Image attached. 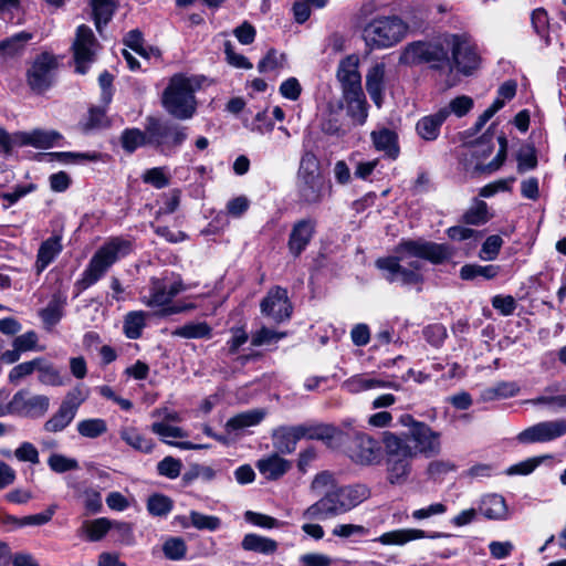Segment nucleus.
Returning <instances> with one entry per match:
<instances>
[{"label": "nucleus", "mask_w": 566, "mask_h": 566, "mask_svg": "<svg viewBox=\"0 0 566 566\" xmlns=\"http://www.w3.org/2000/svg\"><path fill=\"white\" fill-rule=\"evenodd\" d=\"M385 64L377 63L369 69L366 75V90L373 102L380 106L384 95Z\"/></svg>", "instance_id": "nucleus-32"}, {"label": "nucleus", "mask_w": 566, "mask_h": 566, "mask_svg": "<svg viewBox=\"0 0 566 566\" xmlns=\"http://www.w3.org/2000/svg\"><path fill=\"white\" fill-rule=\"evenodd\" d=\"M57 66L59 62L53 54L42 52L36 55L27 72V82L30 88L36 94H43L50 90L55 82Z\"/></svg>", "instance_id": "nucleus-12"}, {"label": "nucleus", "mask_w": 566, "mask_h": 566, "mask_svg": "<svg viewBox=\"0 0 566 566\" xmlns=\"http://www.w3.org/2000/svg\"><path fill=\"white\" fill-rule=\"evenodd\" d=\"M500 270V265L496 264H465L460 270V277L464 281H472L479 276L485 280H492L499 275Z\"/></svg>", "instance_id": "nucleus-44"}, {"label": "nucleus", "mask_w": 566, "mask_h": 566, "mask_svg": "<svg viewBox=\"0 0 566 566\" xmlns=\"http://www.w3.org/2000/svg\"><path fill=\"white\" fill-rule=\"evenodd\" d=\"M520 387L514 381H500L492 387H488L481 392L483 401H493L499 399H506L516 396Z\"/></svg>", "instance_id": "nucleus-42"}, {"label": "nucleus", "mask_w": 566, "mask_h": 566, "mask_svg": "<svg viewBox=\"0 0 566 566\" xmlns=\"http://www.w3.org/2000/svg\"><path fill=\"white\" fill-rule=\"evenodd\" d=\"M381 442L386 453L387 480L390 484H403L412 470L415 457L401 447L398 433L384 431Z\"/></svg>", "instance_id": "nucleus-9"}, {"label": "nucleus", "mask_w": 566, "mask_h": 566, "mask_svg": "<svg viewBox=\"0 0 566 566\" xmlns=\"http://www.w3.org/2000/svg\"><path fill=\"white\" fill-rule=\"evenodd\" d=\"M317 221L313 218H303L292 226L287 239V250L293 259H298L307 249L316 233Z\"/></svg>", "instance_id": "nucleus-16"}, {"label": "nucleus", "mask_w": 566, "mask_h": 566, "mask_svg": "<svg viewBox=\"0 0 566 566\" xmlns=\"http://www.w3.org/2000/svg\"><path fill=\"white\" fill-rule=\"evenodd\" d=\"M444 42L451 46L452 61L460 73L471 75L480 67L481 57L467 33L448 34Z\"/></svg>", "instance_id": "nucleus-11"}, {"label": "nucleus", "mask_w": 566, "mask_h": 566, "mask_svg": "<svg viewBox=\"0 0 566 566\" xmlns=\"http://www.w3.org/2000/svg\"><path fill=\"white\" fill-rule=\"evenodd\" d=\"M146 326V314L143 311H133L126 314L124 319V334L129 339L142 337L143 329Z\"/></svg>", "instance_id": "nucleus-46"}, {"label": "nucleus", "mask_w": 566, "mask_h": 566, "mask_svg": "<svg viewBox=\"0 0 566 566\" xmlns=\"http://www.w3.org/2000/svg\"><path fill=\"white\" fill-rule=\"evenodd\" d=\"M277 542L254 533L247 534L241 547L247 552H254L263 555H272L277 551Z\"/></svg>", "instance_id": "nucleus-38"}, {"label": "nucleus", "mask_w": 566, "mask_h": 566, "mask_svg": "<svg viewBox=\"0 0 566 566\" xmlns=\"http://www.w3.org/2000/svg\"><path fill=\"white\" fill-rule=\"evenodd\" d=\"M84 399V397L76 399L74 392H69L57 411L45 421L43 426L44 430L48 432H60L64 430L74 419Z\"/></svg>", "instance_id": "nucleus-18"}, {"label": "nucleus", "mask_w": 566, "mask_h": 566, "mask_svg": "<svg viewBox=\"0 0 566 566\" xmlns=\"http://www.w3.org/2000/svg\"><path fill=\"white\" fill-rule=\"evenodd\" d=\"M41 363V357H36L32 360L21 363L14 366L9 373L10 382H18L20 379L31 375L35 371Z\"/></svg>", "instance_id": "nucleus-63"}, {"label": "nucleus", "mask_w": 566, "mask_h": 566, "mask_svg": "<svg viewBox=\"0 0 566 566\" xmlns=\"http://www.w3.org/2000/svg\"><path fill=\"white\" fill-rule=\"evenodd\" d=\"M300 436L302 439L318 440L324 442L327 447H333L343 437V430L333 424L318 423V424H297Z\"/></svg>", "instance_id": "nucleus-22"}, {"label": "nucleus", "mask_w": 566, "mask_h": 566, "mask_svg": "<svg viewBox=\"0 0 566 566\" xmlns=\"http://www.w3.org/2000/svg\"><path fill=\"white\" fill-rule=\"evenodd\" d=\"M291 467L292 463L289 460L281 458L279 453H273L256 462L258 470L268 480L280 479L291 469Z\"/></svg>", "instance_id": "nucleus-27"}, {"label": "nucleus", "mask_w": 566, "mask_h": 566, "mask_svg": "<svg viewBox=\"0 0 566 566\" xmlns=\"http://www.w3.org/2000/svg\"><path fill=\"white\" fill-rule=\"evenodd\" d=\"M422 336L432 347L440 348L448 337V332L443 324L432 323L423 327Z\"/></svg>", "instance_id": "nucleus-53"}, {"label": "nucleus", "mask_w": 566, "mask_h": 566, "mask_svg": "<svg viewBox=\"0 0 566 566\" xmlns=\"http://www.w3.org/2000/svg\"><path fill=\"white\" fill-rule=\"evenodd\" d=\"M479 512L488 520H504L507 515L505 499L500 494H490L482 499Z\"/></svg>", "instance_id": "nucleus-34"}, {"label": "nucleus", "mask_w": 566, "mask_h": 566, "mask_svg": "<svg viewBox=\"0 0 566 566\" xmlns=\"http://www.w3.org/2000/svg\"><path fill=\"white\" fill-rule=\"evenodd\" d=\"M146 125L149 137V147L155 148L165 156L171 155L188 138L187 127L170 119L147 116Z\"/></svg>", "instance_id": "nucleus-6"}, {"label": "nucleus", "mask_w": 566, "mask_h": 566, "mask_svg": "<svg viewBox=\"0 0 566 566\" xmlns=\"http://www.w3.org/2000/svg\"><path fill=\"white\" fill-rule=\"evenodd\" d=\"M336 491L338 492L342 509L345 512L357 506L370 495L369 489L364 484L340 486L336 488Z\"/></svg>", "instance_id": "nucleus-30"}, {"label": "nucleus", "mask_w": 566, "mask_h": 566, "mask_svg": "<svg viewBox=\"0 0 566 566\" xmlns=\"http://www.w3.org/2000/svg\"><path fill=\"white\" fill-rule=\"evenodd\" d=\"M32 147L39 149H49L59 145V142L63 139V136L57 130H44L33 129L31 130Z\"/></svg>", "instance_id": "nucleus-47"}, {"label": "nucleus", "mask_w": 566, "mask_h": 566, "mask_svg": "<svg viewBox=\"0 0 566 566\" xmlns=\"http://www.w3.org/2000/svg\"><path fill=\"white\" fill-rule=\"evenodd\" d=\"M48 465L55 473H65L78 469L76 459L60 453H52L48 459Z\"/></svg>", "instance_id": "nucleus-55"}, {"label": "nucleus", "mask_w": 566, "mask_h": 566, "mask_svg": "<svg viewBox=\"0 0 566 566\" xmlns=\"http://www.w3.org/2000/svg\"><path fill=\"white\" fill-rule=\"evenodd\" d=\"M339 502L338 492L335 488L328 491L321 500L308 506L303 515L307 520H324L345 513Z\"/></svg>", "instance_id": "nucleus-19"}, {"label": "nucleus", "mask_w": 566, "mask_h": 566, "mask_svg": "<svg viewBox=\"0 0 566 566\" xmlns=\"http://www.w3.org/2000/svg\"><path fill=\"white\" fill-rule=\"evenodd\" d=\"M448 119L447 109H438L436 113L422 116L416 123V133L424 142H434L441 134V127Z\"/></svg>", "instance_id": "nucleus-21"}, {"label": "nucleus", "mask_w": 566, "mask_h": 566, "mask_svg": "<svg viewBox=\"0 0 566 566\" xmlns=\"http://www.w3.org/2000/svg\"><path fill=\"white\" fill-rule=\"evenodd\" d=\"M50 407L45 395H31L28 389L18 390L10 400L11 415L24 418H40Z\"/></svg>", "instance_id": "nucleus-13"}, {"label": "nucleus", "mask_w": 566, "mask_h": 566, "mask_svg": "<svg viewBox=\"0 0 566 566\" xmlns=\"http://www.w3.org/2000/svg\"><path fill=\"white\" fill-rule=\"evenodd\" d=\"M112 122L106 115V108L102 106H92L88 108L87 116L82 122L84 132L104 129L111 127Z\"/></svg>", "instance_id": "nucleus-45"}, {"label": "nucleus", "mask_w": 566, "mask_h": 566, "mask_svg": "<svg viewBox=\"0 0 566 566\" xmlns=\"http://www.w3.org/2000/svg\"><path fill=\"white\" fill-rule=\"evenodd\" d=\"M347 115L357 124L363 125L368 116V104L364 92H357V95L344 94Z\"/></svg>", "instance_id": "nucleus-36"}, {"label": "nucleus", "mask_w": 566, "mask_h": 566, "mask_svg": "<svg viewBox=\"0 0 566 566\" xmlns=\"http://www.w3.org/2000/svg\"><path fill=\"white\" fill-rule=\"evenodd\" d=\"M174 500L163 493L156 492L148 496L146 509L150 516L166 517L174 510Z\"/></svg>", "instance_id": "nucleus-41"}, {"label": "nucleus", "mask_w": 566, "mask_h": 566, "mask_svg": "<svg viewBox=\"0 0 566 566\" xmlns=\"http://www.w3.org/2000/svg\"><path fill=\"white\" fill-rule=\"evenodd\" d=\"M407 30L405 22L397 15L378 17L363 29V38L371 50L394 46L402 40Z\"/></svg>", "instance_id": "nucleus-7"}, {"label": "nucleus", "mask_w": 566, "mask_h": 566, "mask_svg": "<svg viewBox=\"0 0 566 566\" xmlns=\"http://www.w3.org/2000/svg\"><path fill=\"white\" fill-rule=\"evenodd\" d=\"M147 125L144 130L137 127L125 128L120 133L119 142L126 154H134L138 148L149 146Z\"/></svg>", "instance_id": "nucleus-33"}, {"label": "nucleus", "mask_w": 566, "mask_h": 566, "mask_svg": "<svg viewBox=\"0 0 566 566\" xmlns=\"http://www.w3.org/2000/svg\"><path fill=\"white\" fill-rule=\"evenodd\" d=\"M48 156H50L52 159H56L64 164H78L84 161H103L106 157L105 154H102L99 151H85V153H76V151H56V153H49Z\"/></svg>", "instance_id": "nucleus-43"}, {"label": "nucleus", "mask_w": 566, "mask_h": 566, "mask_svg": "<svg viewBox=\"0 0 566 566\" xmlns=\"http://www.w3.org/2000/svg\"><path fill=\"white\" fill-rule=\"evenodd\" d=\"M36 371L39 373V381L43 385L53 387L64 385L60 371L54 367L52 363H49L43 357H41V363L39 364Z\"/></svg>", "instance_id": "nucleus-49"}, {"label": "nucleus", "mask_w": 566, "mask_h": 566, "mask_svg": "<svg viewBox=\"0 0 566 566\" xmlns=\"http://www.w3.org/2000/svg\"><path fill=\"white\" fill-rule=\"evenodd\" d=\"M376 387L398 389L399 385L394 381H386L380 378L369 377L364 374L355 375L344 382V388L352 394H357Z\"/></svg>", "instance_id": "nucleus-29"}, {"label": "nucleus", "mask_w": 566, "mask_h": 566, "mask_svg": "<svg viewBox=\"0 0 566 566\" xmlns=\"http://www.w3.org/2000/svg\"><path fill=\"white\" fill-rule=\"evenodd\" d=\"M182 462L174 457H165L157 463V472L159 475L170 480L177 479L181 473Z\"/></svg>", "instance_id": "nucleus-58"}, {"label": "nucleus", "mask_w": 566, "mask_h": 566, "mask_svg": "<svg viewBox=\"0 0 566 566\" xmlns=\"http://www.w3.org/2000/svg\"><path fill=\"white\" fill-rule=\"evenodd\" d=\"M551 458L552 457L548 454L528 458L509 467L505 473L507 475H528L534 472L545 460Z\"/></svg>", "instance_id": "nucleus-51"}, {"label": "nucleus", "mask_w": 566, "mask_h": 566, "mask_svg": "<svg viewBox=\"0 0 566 566\" xmlns=\"http://www.w3.org/2000/svg\"><path fill=\"white\" fill-rule=\"evenodd\" d=\"M337 78L342 84L343 94L357 95V92L360 93L363 91L358 64L352 61L350 57L342 60L339 63Z\"/></svg>", "instance_id": "nucleus-23"}, {"label": "nucleus", "mask_w": 566, "mask_h": 566, "mask_svg": "<svg viewBox=\"0 0 566 566\" xmlns=\"http://www.w3.org/2000/svg\"><path fill=\"white\" fill-rule=\"evenodd\" d=\"M450 534L446 533H427L422 530L418 528H401L395 530L390 532H386L381 534L379 537L374 538V542H378L382 545H405L406 543L420 538H439V537H449Z\"/></svg>", "instance_id": "nucleus-20"}, {"label": "nucleus", "mask_w": 566, "mask_h": 566, "mask_svg": "<svg viewBox=\"0 0 566 566\" xmlns=\"http://www.w3.org/2000/svg\"><path fill=\"white\" fill-rule=\"evenodd\" d=\"M133 251V242L115 237L105 242L91 258L81 279L74 283V297L96 284L108 270L120 259Z\"/></svg>", "instance_id": "nucleus-3"}, {"label": "nucleus", "mask_w": 566, "mask_h": 566, "mask_svg": "<svg viewBox=\"0 0 566 566\" xmlns=\"http://www.w3.org/2000/svg\"><path fill=\"white\" fill-rule=\"evenodd\" d=\"M473 99L468 95H460L450 101L448 106L441 107L440 109H447L448 117L454 114L458 117H463L473 107Z\"/></svg>", "instance_id": "nucleus-60"}, {"label": "nucleus", "mask_w": 566, "mask_h": 566, "mask_svg": "<svg viewBox=\"0 0 566 566\" xmlns=\"http://www.w3.org/2000/svg\"><path fill=\"white\" fill-rule=\"evenodd\" d=\"M97 45L98 42L92 29L86 24L78 25L72 44L76 72L81 74L86 73V67L83 64L94 61V48Z\"/></svg>", "instance_id": "nucleus-14"}, {"label": "nucleus", "mask_w": 566, "mask_h": 566, "mask_svg": "<svg viewBox=\"0 0 566 566\" xmlns=\"http://www.w3.org/2000/svg\"><path fill=\"white\" fill-rule=\"evenodd\" d=\"M112 522L106 517H99L92 522H84L83 528L91 542L101 541L111 530Z\"/></svg>", "instance_id": "nucleus-52"}, {"label": "nucleus", "mask_w": 566, "mask_h": 566, "mask_svg": "<svg viewBox=\"0 0 566 566\" xmlns=\"http://www.w3.org/2000/svg\"><path fill=\"white\" fill-rule=\"evenodd\" d=\"M402 59L411 64H430L436 71L450 67L449 52L440 42H412L405 49Z\"/></svg>", "instance_id": "nucleus-10"}, {"label": "nucleus", "mask_w": 566, "mask_h": 566, "mask_svg": "<svg viewBox=\"0 0 566 566\" xmlns=\"http://www.w3.org/2000/svg\"><path fill=\"white\" fill-rule=\"evenodd\" d=\"M492 306L503 316H510L517 307V303L512 295L497 294L491 300Z\"/></svg>", "instance_id": "nucleus-64"}, {"label": "nucleus", "mask_w": 566, "mask_h": 566, "mask_svg": "<svg viewBox=\"0 0 566 566\" xmlns=\"http://www.w3.org/2000/svg\"><path fill=\"white\" fill-rule=\"evenodd\" d=\"M191 525L197 530L217 531L221 526V520L214 515H206L197 511L189 514Z\"/></svg>", "instance_id": "nucleus-54"}, {"label": "nucleus", "mask_w": 566, "mask_h": 566, "mask_svg": "<svg viewBox=\"0 0 566 566\" xmlns=\"http://www.w3.org/2000/svg\"><path fill=\"white\" fill-rule=\"evenodd\" d=\"M120 439L129 447L142 453H151L155 442L151 438H147L134 427L122 428L119 431Z\"/></svg>", "instance_id": "nucleus-37"}, {"label": "nucleus", "mask_w": 566, "mask_h": 566, "mask_svg": "<svg viewBox=\"0 0 566 566\" xmlns=\"http://www.w3.org/2000/svg\"><path fill=\"white\" fill-rule=\"evenodd\" d=\"M397 423L407 428L398 433L401 447L415 458H434L441 452V433L433 430L428 423L419 421L410 413L398 417Z\"/></svg>", "instance_id": "nucleus-4"}, {"label": "nucleus", "mask_w": 566, "mask_h": 566, "mask_svg": "<svg viewBox=\"0 0 566 566\" xmlns=\"http://www.w3.org/2000/svg\"><path fill=\"white\" fill-rule=\"evenodd\" d=\"M301 439L297 426L281 427L273 433V446L279 453L290 454Z\"/></svg>", "instance_id": "nucleus-28"}, {"label": "nucleus", "mask_w": 566, "mask_h": 566, "mask_svg": "<svg viewBox=\"0 0 566 566\" xmlns=\"http://www.w3.org/2000/svg\"><path fill=\"white\" fill-rule=\"evenodd\" d=\"M331 195L332 184L322 172L319 159L313 151H304L296 172L297 202L302 206H318Z\"/></svg>", "instance_id": "nucleus-2"}, {"label": "nucleus", "mask_w": 566, "mask_h": 566, "mask_svg": "<svg viewBox=\"0 0 566 566\" xmlns=\"http://www.w3.org/2000/svg\"><path fill=\"white\" fill-rule=\"evenodd\" d=\"M161 105L175 119L192 118L197 112V99L190 80L182 74H175L163 92Z\"/></svg>", "instance_id": "nucleus-5"}, {"label": "nucleus", "mask_w": 566, "mask_h": 566, "mask_svg": "<svg viewBox=\"0 0 566 566\" xmlns=\"http://www.w3.org/2000/svg\"><path fill=\"white\" fill-rule=\"evenodd\" d=\"M462 220L467 224L480 226L489 220L488 217V205L484 201H478V203L467 210L462 216Z\"/></svg>", "instance_id": "nucleus-59"}, {"label": "nucleus", "mask_w": 566, "mask_h": 566, "mask_svg": "<svg viewBox=\"0 0 566 566\" xmlns=\"http://www.w3.org/2000/svg\"><path fill=\"white\" fill-rule=\"evenodd\" d=\"M286 336L285 332H276L265 326H262L252 334L251 344L255 347L276 343Z\"/></svg>", "instance_id": "nucleus-57"}, {"label": "nucleus", "mask_w": 566, "mask_h": 566, "mask_svg": "<svg viewBox=\"0 0 566 566\" xmlns=\"http://www.w3.org/2000/svg\"><path fill=\"white\" fill-rule=\"evenodd\" d=\"M516 440L523 444L543 443L553 440L549 421L533 424L516 436Z\"/></svg>", "instance_id": "nucleus-35"}, {"label": "nucleus", "mask_w": 566, "mask_h": 566, "mask_svg": "<svg viewBox=\"0 0 566 566\" xmlns=\"http://www.w3.org/2000/svg\"><path fill=\"white\" fill-rule=\"evenodd\" d=\"M142 179L145 184L151 185L156 189H163L170 182L169 176L165 171V167H154L147 169Z\"/></svg>", "instance_id": "nucleus-61"}, {"label": "nucleus", "mask_w": 566, "mask_h": 566, "mask_svg": "<svg viewBox=\"0 0 566 566\" xmlns=\"http://www.w3.org/2000/svg\"><path fill=\"white\" fill-rule=\"evenodd\" d=\"M77 432L85 438L95 439L107 431V424L104 419H85L77 423Z\"/></svg>", "instance_id": "nucleus-50"}, {"label": "nucleus", "mask_w": 566, "mask_h": 566, "mask_svg": "<svg viewBox=\"0 0 566 566\" xmlns=\"http://www.w3.org/2000/svg\"><path fill=\"white\" fill-rule=\"evenodd\" d=\"M453 256L454 249L450 244L428 241L423 238L401 239L394 248V254L378 258L375 266L388 283L415 286L418 292H421L424 276L420 260L441 265Z\"/></svg>", "instance_id": "nucleus-1"}, {"label": "nucleus", "mask_w": 566, "mask_h": 566, "mask_svg": "<svg viewBox=\"0 0 566 566\" xmlns=\"http://www.w3.org/2000/svg\"><path fill=\"white\" fill-rule=\"evenodd\" d=\"M260 307L263 315L271 317L276 323L284 322L292 315L287 290L282 286L271 289L261 301Z\"/></svg>", "instance_id": "nucleus-15"}, {"label": "nucleus", "mask_w": 566, "mask_h": 566, "mask_svg": "<svg viewBox=\"0 0 566 566\" xmlns=\"http://www.w3.org/2000/svg\"><path fill=\"white\" fill-rule=\"evenodd\" d=\"M66 296L61 292L54 293L48 305L40 310L39 316L45 328L50 329L57 325L64 315Z\"/></svg>", "instance_id": "nucleus-26"}, {"label": "nucleus", "mask_w": 566, "mask_h": 566, "mask_svg": "<svg viewBox=\"0 0 566 566\" xmlns=\"http://www.w3.org/2000/svg\"><path fill=\"white\" fill-rule=\"evenodd\" d=\"M171 334L187 339H210L212 327L207 322H190L177 327Z\"/></svg>", "instance_id": "nucleus-40"}, {"label": "nucleus", "mask_w": 566, "mask_h": 566, "mask_svg": "<svg viewBox=\"0 0 566 566\" xmlns=\"http://www.w3.org/2000/svg\"><path fill=\"white\" fill-rule=\"evenodd\" d=\"M92 8V15L99 34L103 33V28L107 25L117 9L116 0H90Z\"/></svg>", "instance_id": "nucleus-31"}, {"label": "nucleus", "mask_w": 566, "mask_h": 566, "mask_svg": "<svg viewBox=\"0 0 566 566\" xmlns=\"http://www.w3.org/2000/svg\"><path fill=\"white\" fill-rule=\"evenodd\" d=\"M186 287L180 275L170 284L167 283V277L158 279L151 277L149 286L148 306H166L171 303L172 298Z\"/></svg>", "instance_id": "nucleus-17"}, {"label": "nucleus", "mask_w": 566, "mask_h": 566, "mask_svg": "<svg viewBox=\"0 0 566 566\" xmlns=\"http://www.w3.org/2000/svg\"><path fill=\"white\" fill-rule=\"evenodd\" d=\"M503 244V239L493 234L486 238L480 250V258L486 261H493L497 258Z\"/></svg>", "instance_id": "nucleus-62"}, {"label": "nucleus", "mask_w": 566, "mask_h": 566, "mask_svg": "<svg viewBox=\"0 0 566 566\" xmlns=\"http://www.w3.org/2000/svg\"><path fill=\"white\" fill-rule=\"evenodd\" d=\"M265 416L263 410L253 409L244 412H240L231 417L227 423L226 429L228 432L242 430L244 428L253 427L259 424Z\"/></svg>", "instance_id": "nucleus-39"}, {"label": "nucleus", "mask_w": 566, "mask_h": 566, "mask_svg": "<svg viewBox=\"0 0 566 566\" xmlns=\"http://www.w3.org/2000/svg\"><path fill=\"white\" fill-rule=\"evenodd\" d=\"M32 34L28 32H19L11 38L0 41V55L13 56L19 53L24 44L31 40Z\"/></svg>", "instance_id": "nucleus-48"}, {"label": "nucleus", "mask_w": 566, "mask_h": 566, "mask_svg": "<svg viewBox=\"0 0 566 566\" xmlns=\"http://www.w3.org/2000/svg\"><path fill=\"white\" fill-rule=\"evenodd\" d=\"M163 552L166 558L180 560L186 556L187 545L181 537H170L164 543Z\"/></svg>", "instance_id": "nucleus-56"}, {"label": "nucleus", "mask_w": 566, "mask_h": 566, "mask_svg": "<svg viewBox=\"0 0 566 566\" xmlns=\"http://www.w3.org/2000/svg\"><path fill=\"white\" fill-rule=\"evenodd\" d=\"M62 234L54 233L44 240L36 253L35 269L38 273L43 272L54 259L62 252Z\"/></svg>", "instance_id": "nucleus-25"}, {"label": "nucleus", "mask_w": 566, "mask_h": 566, "mask_svg": "<svg viewBox=\"0 0 566 566\" xmlns=\"http://www.w3.org/2000/svg\"><path fill=\"white\" fill-rule=\"evenodd\" d=\"M370 138L376 150L382 151L387 158L395 160L399 157L400 147L396 132L382 127L379 130H373Z\"/></svg>", "instance_id": "nucleus-24"}, {"label": "nucleus", "mask_w": 566, "mask_h": 566, "mask_svg": "<svg viewBox=\"0 0 566 566\" xmlns=\"http://www.w3.org/2000/svg\"><path fill=\"white\" fill-rule=\"evenodd\" d=\"M338 443L344 446L345 454L355 464L370 467L381 462L382 451L378 440L366 432L358 430L343 431V437L338 440Z\"/></svg>", "instance_id": "nucleus-8"}]
</instances>
